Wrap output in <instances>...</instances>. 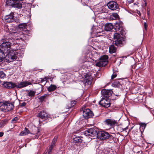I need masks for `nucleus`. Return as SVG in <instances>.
<instances>
[{
  "instance_id": "1",
  "label": "nucleus",
  "mask_w": 154,
  "mask_h": 154,
  "mask_svg": "<svg viewBox=\"0 0 154 154\" xmlns=\"http://www.w3.org/2000/svg\"><path fill=\"white\" fill-rule=\"evenodd\" d=\"M16 47H13L12 46V50H10L8 54L6 55L5 57V59L6 62H10L13 61L14 60L17 58V54L19 51H18V50L19 48L18 46H16Z\"/></svg>"
},
{
  "instance_id": "2",
  "label": "nucleus",
  "mask_w": 154,
  "mask_h": 154,
  "mask_svg": "<svg viewBox=\"0 0 154 154\" xmlns=\"http://www.w3.org/2000/svg\"><path fill=\"white\" fill-rule=\"evenodd\" d=\"M15 41L14 39L10 40V42H6L3 43L0 45V51H2L4 53H6L10 49H12V46L15 47V42L14 41Z\"/></svg>"
},
{
  "instance_id": "3",
  "label": "nucleus",
  "mask_w": 154,
  "mask_h": 154,
  "mask_svg": "<svg viewBox=\"0 0 154 154\" xmlns=\"http://www.w3.org/2000/svg\"><path fill=\"white\" fill-rule=\"evenodd\" d=\"M16 28L14 27L13 28H12L11 29L10 28L9 32H11L10 34V35L13 36V37L14 38L12 39H11V40H13L14 39L15 41H14L15 42V46H18L19 40L22 38V36L23 35L22 34V33L21 32H16Z\"/></svg>"
},
{
  "instance_id": "4",
  "label": "nucleus",
  "mask_w": 154,
  "mask_h": 154,
  "mask_svg": "<svg viewBox=\"0 0 154 154\" xmlns=\"http://www.w3.org/2000/svg\"><path fill=\"white\" fill-rule=\"evenodd\" d=\"M114 38L115 40V44L117 46L122 44L125 40V38L121 36V35L118 33H116L114 34Z\"/></svg>"
},
{
  "instance_id": "5",
  "label": "nucleus",
  "mask_w": 154,
  "mask_h": 154,
  "mask_svg": "<svg viewBox=\"0 0 154 154\" xmlns=\"http://www.w3.org/2000/svg\"><path fill=\"white\" fill-rule=\"evenodd\" d=\"M108 56L104 55L100 58V61L96 64V66L99 67H103L107 64L108 63Z\"/></svg>"
},
{
  "instance_id": "6",
  "label": "nucleus",
  "mask_w": 154,
  "mask_h": 154,
  "mask_svg": "<svg viewBox=\"0 0 154 154\" xmlns=\"http://www.w3.org/2000/svg\"><path fill=\"white\" fill-rule=\"evenodd\" d=\"M81 111L83 112V116L85 119H88L93 116L94 114L92 111L89 109H83L82 108Z\"/></svg>"
},
{
  "instance_id": "7",
  "label": "nucleus",
  "mask_w": 154,
  "mask_h": 154,
  "mask_svg": "<svg viewBox=\"0 0 154 154\" xmlns=\"http://www.w3.org/2000/svg\"><path fill=\"white\" fill-rule=\"evenodd\" d=\"M97 137L101 140H104L108 139L110 137V135L108 132L101 131L97 133Z\"/></svg>"
},
{
  "instance_id": "8",
  "label": "nucleus",
  "mask_w": 154,
  "mask_h": 154,
  "mask_svg": "<svg viewBox=\"0 0 154 154\" xmlns=\"http://www.w3.org/2000/svg\"><path fill=\"white\" fill-rule=\"evenodd\" d=\"M84 134L86 136H90L91 137H94L97 136V132L96 130L93 128H90L84 132Z\"/></svg>"
},
{
  "instance_id": "9",
  "label": "nucleus",
  "mask_w": 154,
  "mask_h": 154,
  "mask_svg": "<svg viewBox=\"0 0 154 154\" xmlns=\"http://www.w3.org/2000/svg\"><path fill=\"white\" fill-rule=\"evenodd\" d=\"M99 104L105 108H108L110 106V100L108 98H103L99 102Z\"/></svg>"
},
{
  "instance_id": "10",
  "label": "nucleus",
  "mask_w": 154,
  "mask_h": 154,
  "mask_svg": "<svg viewBox=\"0 0 154 154\" xmlns=\"http://www.w3.org/2000/svg\"><path fill=\"white\" fill-rule=\"evenodd\" d=\"M108 8L112 11L115 10L119 8V5L115 1H111L107 4Z\"/></svg>"
},
{
  "instance_id": "11",
  "label": "nucleus",
  "mask_w": 154,
  "mask_h": 154,
  "mask_svg": "<svg viewBox=\"0 0 154 154\" xmlns=\"http://www.w3.org/2000/svg\"><path fill=\"white\" fill-rule=\"evenodd\" d=\"M106 125L108 126L109 128H112L117 124V122L114 120L107 119L105 121Z\"/></svg>"
},
{
  "instance_id": "12",
  "label": "nucleus",
  "mask_w": 154,
  "mask_h": 154,
  "mask_svg": "<svg viewBox=\"0 0 154 154\" xmlns=\"http://www.w3.org/2000/svg\"><path fill=\"white\" fill-rule=\"evenodd\" d=\"M32 83L28 82H21L20 83H15V87L17 88H21L31 85Z\"/></svg>"
},
{
  "instance_id": "13",
  "label": "nucleus",
  "mask_w": 154,
  "mask_h": 154,
  "mask_svg": "<svg viewBox=\"0 0 154 154\" xmlns=\"http://www.w3.org/2000/svg\"><path fill=\"white\" fill-rule=\"evenodd\" d=\"M101 93L103 97L108 98L111 96L113 92L111 90L104 89L102 91Z\"/></svg>"
},
{
  "instance_id": "14",
  "label": "nucleus",
  "mask_w": 154,
  "mask_h": 154,
  "mask_svg": "<svg viewBox=\"0 0 154 154\" xmlns=\"http://www.w3.org/2000/svg\"><path fill=\"white\" fill-rule=\"evenodd\" d=\"M2 85L6 88H13L15 87V83H13L11 82H5Z\"/></svg>"
},
{
  "instance_id": "15",
  "label": "nucleus",
  "mask_w": 154,
  "mask_h": 154,
  "mask_svg": "<svg viewBox=\"0 0 154 154\" xmlns=\"http://www.w3.org/2000/svg\"><path fill=\"white\" fill-rule=\"evenodd\" d=\"M14 17V13L13 12H11L9 14L5 16L4 19L6 21V22H10L13 20Z\"/></svg>"
},
{
  "instance_id": "16",
  "label": "nucleus",
  "mask_w": 154,
  "mask_h": 154,
  "mask_svg": "<svg viewBox=\"0 0 154 154\" xmlns=\"http://www.w3.org/2000/svg\"><path fill=\"white\" fill-rule=\"evenodd\" d=\"M38 116L42 119L46 120L48 117L47 113L44 111H42L39 113Z\"/></svg>"
},
{
  "instance_id": "17",
  "label": "nucleus",
  "mask_w": 154,
  "mask_h": 154,
  "mask_svg": "<svg viewBox=\"0 0 154 154\" xmlns=\"http://www.w3.org/2000/svg\"><path fill=\"white\" fill-rule=\"evenodd\" d=\"M114 26L111 23H107L105 24V29L106 31H110L113 28Z\"/></svg>"
},
{
  "instance_id": "18",
  "label": "nucleus",
  "mask_w": 154,
  "mask_h": 154,
  "mask_svg": "<svg viewBox=\"0 0 154 154\" xmlns=\"http://www.w3.org/2000/svg\"><path fill=\"white\" fill-rule=\"evenodd\" d=\"M6 110L8 111H9L12 109L14 108V105L13 103H8L6 101Z\"/></svg>"
},
{
  "instance_id": "19",
  "label": "nucleus",
  "mask_w": 154,
  "mask_h": 154,
  "mask_svg": "<svg viewBox=\"0 0 154 154\" xmlns=\"http://www.w3.org/2000/svg\"><path fill=\"white\" fill-rule=\"evenodd\" d=\"M6 101L0 102V111H4L6 110Z\"/></svg>"
},
{
  "instance_id": "20",
  "label": "nucleus",
  "mask_w": 154,
  "mask_h": 154,
  "mask_svg": "<svg viewBox=\"0 0 154 154\" xmlns=\"http://www.w3.org/2000/svg\"><path fill=\"white\" fill-rule=\"evenodd\" d=\"M29 133V131L26 128H25L24 130L20 133L19 135L21 136L26 135Z\"/></svg>"
},
{
  "instance_id": "21",
  "label": "nucleus",
  "mask_w": 154,
  "mask_h": 154,
  "mask_svg": "<svg viewBox=\"0 0 154 154\" xmlns=\"http://www.w3.org/2000/svg\"><path fill=\"white\" fill-rule=\"evenodd\" d=\"M92 78L91 77L86 76L85 80V84L86 85H90L91 83Z\"/></svg>"
},
{
  "instance_id": "22",
  "label": "nucleus",
  "mask_w": 154,
  "mask_h": 154,
  "mask_svg": "<svg viewBox=\"0 0 154 154\" xmlns=\"http://www.w3.org/2000/svg\"><path fill=\"white\" fill-rule=\"evenodd\" d=\"M57 88L56 86L54 85H51L48 88L47 90L49 92L54 91Z\"/></svg>"
},
{
  "instance_id": "23",
  "label": "nucleus",
  "mask_w": 154,
  "mask_h": 154,
  "mask_svg": "<svg viewBox=\"0 0 154 154\" xmlns=\"http://www.w3.org/2000/svg\"><path fill=\"white\" fill-rule=\"evenodd\" d=\"M74 142L76 143H81L82 141V140L81 137H78L74 138L73 139Z\"/></svg>"
},
{
  "instance_id": "24",
  "label": "nucleus",
  "mask_w": 154,
  "mask_h": 154,
  "mask_svg": "<svg viewBox=\"0 0 154 154\" xmlns=\"http://www.w3.org/2000/svg\"><path fill=\"white\" fill-rule=\"evenodd\" d=\"M116 48L114 45H111L109 47V52L111 53H113L116 52Z\"/></svg>"
},
{
  "instance_id": "25",
  "label": "nucleus",
  "mask_w": 154,
  "mask_h": 154,
  "mask_svg": "<svg viewBox=\"0 0 154 154\" xmlns=\"http://www.w3.org/2000/svg\"><path fill=\"white\" fill-rule=\"evenodd\" d=\"M18 27L19 28L22 30L26 29V23H23L19 25Z\"/></svg>"
},
{
  "instance_id": "26",
  "label": "nucleus",
  "mask_w": 154,
  "mask_h": 154,
  "mask_svg": "<svg viewBox=\"0 0 154 154\" xmlns=\"http://www.w3.org/2000/svg\"><path fill=\"white\" fill-rule=\"evenodd\" d=\"M119 15L117 13H113L111 15L110 18L112 20H116L118 18Z\"/></svg>"
},
{
  "instance_id": "27",
  "label": "nucleus",
  "mask_w": 154,
  "mask_h": 154,
  "mask_svg": "<svg viewBox=\"0 0 154 154\" xmlns=\"http://www.w3.org/2000/svg\"><path fill=\"white\" fill-rule=\"evenodd\" d=\"M140 125V129L141 131H143L145 129L146 124L145 123H141L139 124Z\"/></svg>"
},
{
  "instance_id": "28",
  "label": "nucleus",
  "mask_w": 154,
  "mask_h": 154,
  "mask_svg": "<svg viewBox=\"0 0 154 154\" xmlns=\"http://www.w3.org/2000/svg\"><path fill=\"white\" fill-rule=\"evenodd\" d=\"M120 84L119 81L115 82L112 83V86L114 87H119L120 86Z\"/></svg>"
},
{
  "instance_id": "29",
  "label": "nucleus",
  "mask_w": 154,
  "mask_h": 154,
  "mask_svg": "<svg viewBox=\"0 0 154 154\" xmlns=\"http://www.w3.org/2000/svg\"><path fill=\"white\" fill-rule=\"evenodd\" d=\"M115 29L116 30H119L121 28H122L120 26V23L119 22H117L116 24L114 27Z\"/></svg>"
},
{
  "instance_id": "30",
  "label": "nucleus",
  "mask_w": 154,
  "mask_h": 154,
  "mask_svg": "<svg viewBox=\"0 0 154 154\" xmlns=\"http://www.w3.org/2000/svg\"><path fill=\"white\" fill-rule=\"evenodd\" d=\"M5 53L0 51V62L2 61L5 58Z\"/></svg>"
},
{
  "instance_id": "31",
  "label": "nucleus",
  "mask_w": 154,
  "mask_h": 154,
  "mask_svg": "<svg viewBox=\"0 0 154 154\" xmlns=\"http://www.w3.org/2000/svg\"><path fill=\"white\" fill-rule=\"evenodd\" d=\"M35 91L30 90L28 91V95L29 97H33L35 96Z\"/></svg>"
},
{
  "instance_id": "32",
  "label": "nucleus",
  "mask_w": 154,
  "mask_h": 154,
  "mask_svg": "<svg viewBox=\"0 0 154 154\" xmlns=\"http://www.w3.org/2000/svg\"><path fill=\"white\" fill-rule=\"evenodd\" d=\"M58 136H56L54 137L53 140L52 141L51 144V146H53L54 147L55 145V143L56 142L57 138H58Z\"/></svg>"
},
{
  "instance_id": "33",
  "label": "nucleus",
  "mask_w": 154,
  "mask_h": 154,
  "mask_svg": "<svg viewBox=\"0 0 154 154\" xmlns=\"http://www.w3.org/2000/svg\"><path fill=\"white\" fill-rule=\"evenodd\" d=\"M48 95L47 94H45L43 96H41L39 98L40 101L42 102L43 101L44 99H45L47 97Z\"/></svg>"
},
{
  "instance_id": "34",
  "label": "nucleus",
  "mask_w": 154,
  "mask_h": 154,
  "mask_svg": "<svg viewBox=\"0 0 154 154\" xmlns=\"http://www.w3.org/2000/svg\"><path fill=\"white\" fill-rule=\"evenodd\" d=\"M5 76V73L2 71H0V78H3Z\"/></svg>"
},
{
  "instance_id": "35",
  "label": "nucleus",
  "mask_w": 154,
  "mask_h": 154,
  "mask_svg": "<svg viewBox=\"0 0 154 154\" xmlns=\"http://www.w3.org/2000/svg\"><path fill=\"white\" fill-rule=\"evenodd\" d=\"M54 147L52 146H50L49 147L48 150V154H51V152L52 150L53 149Z\"/></svg>"
},
{
  "instance_id": "36",
  "label": "nucleus",
  "mask_w": 154,
  "mask_h": 154,
  "mask_svg": "<svg viewBox=\"0 0 154 154\" xmlns=\"http://www.w3.org/2000/svg\"><path fill=\"white\" fill-rule=\"evenodd\" d=\"M76 101H72L71 102V105L69 106V108H71V107L74 106L76 104Z\"/></svg>"
},
{
  "instance_id": "37",
  "label": "nucleus",
  "mask_w": 154,
  "mask_h": 154,
  "mask_svg": "<svg viewBox=\"0 0 154 154\" xmlns=\"http://www.w3.org/2000/svg\"><path fill=\"white\" fill-rule=\"evenodd\" d=\"M18 120V118L17 117H15L12 120V122L13 123H15Z\"/></svg>"
},
{
  "instance_id": "38",
  "label": "nucleus",
  "mask_w": 154,
  "mask_h": 154,
  "mask_svg": "<svg viewBox=\"0 0 154 154\" xmlns=\"http://www.w3.org/2000/svg\"><path fill=\"white\" fill-rule=\"evenodd\" d=\"M5 122L4 121H2L0 122V128L2 127L5 125Z\"/></svg>"
},
{
  "instance_id": "39",
  "label": "nucleus",
  "mask_w": 154,
  "mask_h": 154,
  "mask_svg": "<svg viewBox=\"0 0 154 154\" xmlns=\"http://www.w3.org/2000/svg\"><path fill=\"white\" fill-rule=\"evenodd\" d=\"M48 78L47 77H45L44 78H41L40 81L41 82H43L45 81H47V80H48Z\"/></svg>"
},
{
  "instance_id": "40",
  "label": "nucleus",
  "mask_w": 154,
  "mask_h": 154,
  "mask_svg": "<svg viewBox=\"0 0 154 154\" xmlns=\"http://www.w3.org/2000/svg\"><path fill=\"white\" fill-rule=\"evenodd\" d=\"M117 74H113L112 75L111 79H113L114 78H115L117 76Z\"/></svg>"
},
{
  "instance_id": "41",
  "label": "nucleus",
  "mask_w": 154,
  "mask_h": 154,
  "mask_svg": "<svg viewBox=\"0 0 154 154\" xmlns=\"http://www.w3.org/2000/svg\"><path fill=\"white\" fill-rule=\"evenodd\" d=\"M26 105V103L25 102H23L22 103L20 104V106L22 107L25 106Z\"/></svg>"
},
{
  "instance_id": "42",
  "label": "nucleus",
  "mask_w": 154,
  "mask_h": 154,
  "mask_svg": "<svg viewBox=\"0 0 154 154\" xmlns=\"http://www.w3.org/2000/svg\"><path fill=\"white\" fill-rule=\"evenodd\" d=\"M144 27L145 30H146L147 27V25L146 22H145L144 23Z\"/></svg>"
},
{
  "instance_id": "43",
  "label": "nucleus",
  "mask_w": 154,
  "mask_h": 154,
  "mask_svg": "<svg viewBox=\"0 0 154 154\" xmlns=\"http://www.w3.org/2000/svg\"><path fill=\"white\" fill-rule=\"evenodd\" d=\"M150 112L152 113L153 114L154 113V109L152 108H149Z\"/></svg>"
},
{
  "instance_id": "44",
  "label": "nucleus",
  "mask_w": 154,
  "mask_h": 154,
  "mask_svg": "<svg viewBox=\"0 0 154 154\" xmlns=\"http://www.w3.org/2000/svg\"><path fill=\"white\" fill-rule=\"evenodd\" d=\"M4 134V133L3 132H0V137H2Z\"/></svg>"
},
{
  "instance_id": "45",
  "label": "nucleus",
  "mask_w": 154,
  "mask_h": 154,
  "mask_svg": "<svg viewBox=\"0 0 154 154\" xmlns=\"http://www.w3.org/2000/svg\"><path fill=\"white\" fill-rule=\"evenodd\" d=\"M128 129V127H126V128H124L123 130V131H125L127 129Z\"/></svg>"
},
{
  "instance_id": "46",
  "label": "nucleus",
  "mask_w": 154,
  "mask_h": 154,
  "mask_svg": "<svg viewBox=\"0 0 154 154\" xmlns=\"http://www.w3.org/2000/svg\"><path fill=\"white\" fill-rule=\"evenodd\" d=\"M137 14L140 15V16L141 14L140 11H138L137 12Z\"/></svg>"
},
{
  "instance_id": "47",
  "label": "nucleus",
  "mask_w": 154,
  "mask_h": 154,
  "mask_svg": "<svg viewBox=\"0 0 154 154\" xmlns=\"http://www.w3.org/2000/svg\"><path fill=\"white\" fill-rule=\"evenodd\" d=\"M101 32L100 31L99 32L98 31H96L95 33H97V34L98 33H100Z\"/></svg>"
},
{
  "instance_id": "48",
  "label": "nucleus",
  "mask_w": 154,
  "mask_h": 154,
  "mask_svg": "<svg viewBox=\"0 0 154 154\" xmlns=\"http://www.w3.org/2000/svg\"><path fill=\"white\" fill-rule=\"evenodd\" d=\"M47 152V151L46 150L43 154H46Z\"/></svg>"
},
{
  "instance_id": "49",
  "label": "nucleus",
  "mask_w": 154,
  "mask_h": 154,
  "mask_svg": "<svg viewBox=\"0 0 154 154\" xmlns=\"http://www.w3.org/2000/svg\"><path fill=\"white\" fill-rule=\"evenodd\" d=\"M21 53H22V54H24V51L23 50H22V51H21Z\"/></svg>"
},
{
  "instance_id": "50",
  "label": "nucleus",
  "mask_w": 154,
  "mask_h": 154,
  "mask_svg": "<svg viewBox=\"0 0 154 154\" xmlns=\"http://www.w3.org/2000/svg\"><path fill=\"white\" fill-rule=\"evenodd\" d=\"M39 123H41L42 122V121L41 120H39Z\"/></svg>"
},
{
  "instance_id": "51",
  "label": "nucleus",
  "mask_w": 154,
  "mask_h": 154,
  "mask_svg": "<svg viewBox=\"0 0 154 154\" xmlns=\"http://www.w3.org/2000/svg\"><path fill=\"white\" fill-rule=\"evenodd\" d=\"M147 14H148V15H149V12H147Z\"/></svg>"
},
{
  "instance_id": "52",
  "label": "nucleus",
  "mask_w": 154,
  "mask_h": 154,
  "mask_svg": "<svg viewBox=\"0 0 154 154\" xmlns=\"http://www.w3.org/2000/svg\"><path fill=\"white\" fill-rule=\"evenodd\" d=\"M145 5H146V3H145Z\"/></svg>"
}]
</instances>
